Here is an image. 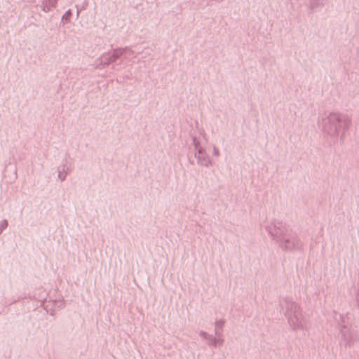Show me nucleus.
I'll list each match as a JSON object with an SVG mask.
<instances>
[{"mask_svg": "<svg viewBox=\"0 0 359 359\" xmlns=\"http://www.w3.org/2000/svg\"><path fill=\"white\" fill-rule=\"evenodd\" d=\"M225 321L223 319H220L216 320L215 325V335L217 337V339H215L214 343L215 345L217 344H222L223 343V340L220 339L221 333L220 332L222 330V328L224 325Z\"/></svg>", "mask_w": 359, "mask_h": 359, "instance_id": "423d86ee", "label": "nucleus"}, {"mask_svg": "<svg viewBox=\"0 0 359 359\" xmlns=\"http://www.w3.org/2000/svg\"><path fill=\"white\" fill-rule=\"evenodd\" d=\"M341 332L346 347L351 348L359 341V333L355 327H344Z\"/></svg>", "mask_w": 359, "mask_h": 359, "instance_id": "7ed1b4c3", "label": "nucleus"}, {"mask_svg": "<svg viewBox=\"0 0 359 359\" xmlns=\"http://www.w3.org/2000/svg\"><path fill=\"white\" fill-rule=\"evenodd\" d=\"M201 336L205 338L207 336V334L205 332H203V333H201Z\"/></svg>", "mask_w": 359, "mask_h": 359, "instance_id": "9d476101", "label": "nucleus"}, {"mask_svg": "<svg viewBox=\"0 0 359 359\" xmlns=\"http://www.w3.org/2000/svg\"><path fill=\"white\" fill-rule=\"evenodd\" d=\"M282 306L285 309L290 326L294 330H304L309 327V320L303 313L299 305L294 302L284 299Z\"/></svg>", "mask_w": 359, "mask_h": 359, "instance_id": "f03ea898", "label": "nucleus"}, {"mask_svg": "<svg viewBox=\"0 0 359 359\" xmlns=\"http://www.w3.org/2000/svg\"><path fill=\"white\" fill-rule=\"evenodd\" d=\"M213 154L216 156H218L219 155V150L216 147H214L213 148Z\"/></svg>", "mask_w": 359, "mask_h": 359, "instance_id": "1a4fd4ad", "label": "nucleus"}, {"mask_svg": "<svg viewBox=\"0 0 359 359\" xmlns=\"http://www.w3.org/2000/svg\"><path fill=\"white\" fill-rule=\"evenodd\" d=\"M123 53V50H116L114 51L113 54L111 55H104L102 58V62L104 65H107L110 64L111 62H114L118 57H119L121 55H122Z\"/></svg>", "mask_w": 359, "mask_h": 359, "instance_id": "39448f33", "label": "nucleus"}, {"mask_svg": "<svg viewBox=\"0 0 359 359\" xmlns=\"http://www.w3.org/2000/svg\"><path fill=\"white\" fill-rule=\"evenodd\" d=\"M351 124V118L339 112H330L322 119L323 132L333 138H337L340 133L344 135Z\"/></svg>", "mask_w": 359, "mask_h": 359, "instance_id": "f257e3e1", "label": "nucleus"}, {"mask_svg": "<svg viewBox=\"0 0 359 359\" xmlns=\"http://www.w3.org/2000/svg\"><path fill=\"white\" fill-rule=\"evenodd\" d=\"M357 300L359 302V293L358 294V296H357Z\"/></svg>", "mask_w": 359, "mask_h": 359, "instance_id": "9b49d317", "label": "nucleus"}, {"mask_svg": "<svg viewBox=\"0 0 359 359\" xmlns=\"http://www.w3.org/2000/svg\"><path fill=\"white\" fill-rule=\"evenodd\" d=\"M194 146H195L196 149H197L198 151V149L201 148L199 147V142L197 141L196 140V138H194Z\"/></svg>", "mask_w": 359, "mask_h": 359, "instance_id": "6e6552de", "label": "nucleus"}, {"mask_svg": "<svg viewBox=\"0 0 359 359\" xmlns=\"http://www.w3.org/2000/svg\"><path fill=\"white\" fill-rule=\"evenodd\" d=\"M195 156L198 159V163L202 165L208 166L210 163L209 159L207 158L205 153L201 148L198 149V153L195 154Z\"/></svg>", "mask_w": 359, "mask_h": 359, "instance_id": "0eeeda50", "label": "nucleus"}, {"mask_svg": "<svg viewBox=\"0 0 359 359\" xmlns=\"http://www.w3.org/2000/svg\"><path fill=\"white\" fill-rule=\"evenodd\" d=\"M270 233L273 236L280 238V243L283 249L292 250L294 248V239L292 236L287 235H278V232H273L272 230H270Z\"/></svg>", "mask_w": 359, "mask_h": 359, "instance_id": "20e7f679", "label": "nucleus"}]
</instances>
